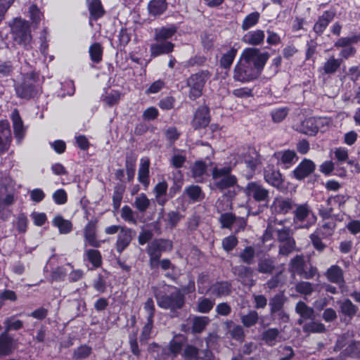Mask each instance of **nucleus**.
<instances>
[{
    "instance_id": "obj_1",
    "label": "nucleus",
    "mask_w": 360,
    "mask_h": 360,
    "mask_svg": "<svg viewBox=\"0 0 360 360\" xmlns=\"http://www.w3.org/2000/svg\"><path fill=\"white\" fill-rule=\"evenodd\" d=\"M270 57L268 52H260L256 48H246L233 70L235 81L247 83L257 79Z\"/></svg>"
},
{
    "instance_id": "obj_2",
    "label": "nucleus",
    "mask_w": 360,
    "mask_h": 360,
    "mask_svg": "<svg viewBox=\"0 0 360 360\" xmlns=\"http://www.w3.org/2000/svg\"><path fill=\"white\" fill-rule=\"evenodd\" d=\"M158 306L163 309L174 312L181 309L185 303L184 295L175 286H167L162 290L158 287L152 288Z\"/></svg>"
},
{
    "instance_id": "obj_3",
    "label": "nucleus",
    "mask_w": 360,
    "mask_h": 360,
    "mask_svg": "<svg viewBox=\"0 0 360 360\" xmlns=\"http://www.w3.org/2000/svg\"><path fill=\"white\" fill-rule=\"evenodd\" d=\"M15 91L18 98L30 100L38 95L40 87L36 73L24 75L22 80L14 84Z\"/></svg>"
},
{
    "instance_id": "obj_4",
    "label": "nucleus",
    "mask_w": 360,
    "mask_h": 360,
    "mask_svg": "<svg viewBox=\"0 0 360 360\" xmlns=\"http://www.w3.org/2000/svg\"><path fill=\"white\" fill-rule=\"evenodd\" d=\"M211 76L212 73L209 70H202L188 77L186 84L190 89L188 93L190 99L194 101L202 96L205 85Z\"/></svg>"
},
{
    "instance_id": "obj_5",
    "label": "nucleus",
    "mask_w": 360,
    "mask_h": 360,
    "mask_svg": "<svg viewBox=\"0 0 360 360\" xmlns=\"http://www.w3.org/2000/svg\"><path fill=\"white\" fill-rule=\"evenodd\" d=\"M14 41L25 49L32 48V37L29 23L22 19H15L11 27Z\"/></svg>"
},
{
    "instance_id": "obj_6",
    "label": "nucleus",
    "mask_w": 360,
    "mask_h": 360,
    "mask_svg": "<svg viewBox=\"0 0 360 360\" xmlns=\"http://www.w3.org/2000/svg\"><path fill=\"white\" fill-rule=\"evenodd\" d=\"M335 224L333 222H326L309 236L311 243L315 250L322 252L326 248L327 245L323 240L330 238L334 233Z\"/></svg>"
},
{
    "instance_id": "obj_7",
    "label": "nucleus",
    "mask_w": 360,
    "mask_h": 360,
    "mask_svg": "<svg viewBox=\"0 0 360 360\" xmlns=\"http://www.w3.org/2000/svg\"><path fill=\"white\" fill-rule=\"evenodd\" d=\"M231 172L230 167L214 168L212 170L214 186L220 191L233 187L237 184V179L234 175L231 174Z\"/></svg>"
},
{
    "instance_id": "obj_8",
    "label": "nucleus",
    "mask_w": 360,
    "mask_h": 360,
    "mask_svg": "<svg viewBox=\"0 0 360 360\" xmlns=\"http://www.w3.org/2000/svg\"><path fill=\"white\" fill-rule=\"evenodd\" d=\"M244 192L249 199H253L257 202L268 203L269 201V191L262 184L256 181L249 182Z\"/></svg>"
},
{
    "instance_id": "obj_9",
    "label": "nucleus",
    "mask_w": 360,
    "mask_h": 360,
    "mask_svg": "<svg viewBox=\"0 0 360 360\" xmlns=\"http://www.w3.org/2000/svg\"><path fill=\"white\" fill-rule=\"evenodd\" d=\"M233 274L237 277V280L244 285L252 287L256 281L253 278L254 270L248 266L239 265L232 268Z\"/></svg>"
},
{
    "instance_id": "obj_10",
    "label": "nucleus",
    "mask_w": 360,
    "mask_h": 360,
    "mask_svg": "<svg viewBox=\"0 0 360 360\" xmlns=\"http://www.w3.org/2000/svg\"><path fill=\"white\" fill-rule=\"evenodd\" d=\"M326 123V119L321 117H309L302 122L297 130L302 134L314 136Z\"/></svg>"
},
{
    "instance_id": "obj_11",
    "label": "nucleus",
    "mask_w": 360,
    "mask_h": 360,
    "mask_svg": "<svg viewBox=\"0 0 360 360\" xmlns=\"http://www.w3.org/2000/svg\"><path fill=\"white\" fill-rule=\"evenodd\" d=\"M295 203L290 198L278 196L274 198L271 205V211L276 214H286L294 209Z\"/></svg>"
},
{
    "instance_id": "obj_12",
    "label": "nucleus",
    "mask_w": 360,
    "mask_h": 360,
    "mask_svg": "<svg viewBox=\"0 0 360 360\" xmlns=\"http://www.w3.org/2000/svg\"><path fill=\"white\" fill-rule=\"evenodd\" d=\"M294 208L293 220L295 222H303L307 220L311 215L313 217L312 221L304 227L308 228L316 221V218L314 216L310 205L307 202L302 204H295Z\"/></svg>"
},
{
    "instance_id": "obj_13",
    "label": "nucleus",
    "mask_w": 360,
    "mask_h": 360,
    "mask_svg": "<svg viewBox=\"0 0 360 360\" xmlns=\"http://www.w3.org/2000/svg\"><path fill=\"white\" fill-rule=\"evenodd\" d=\"M210 122V109L206 105L200 106L194 113L191 125L195 129L205 128Z\"/></svg>"
},
{
    "instance_id": "obj_14",
    "label": "nucleus",
    "mask_w": 360,
    "mask_h": 360,
    "mask_svg": "<svg viewBox=\"0 0 360 360\" xmlns=\"http://www.w3.org/2000/svg\"><path fill=\"white\" fill-rule=\"evenodd\" d=\"M12 135L8 120H0V155L7 152L11 146Z\"/></svg>"
},
{
    "instance_id": "obj_15",
    "label": "nucleus",
    "mask_w": 360,
    "mask_h": 360,
    "mask_svg": "<svg viewBox=\"0 0 360 360\" xmlns=\"http://www.w3.org/2000/svg\"><path fill=\"white\" fill-rule=\"evenodd\" d=\"M172 249V242L167 239H156L154 240L148 246L147 253L153 255L155 258L161 257L163 252L170 251Z\"/></svg>"
},
{
    "instance_id": "obj_16",
    "label": "nucleus",
    "mask_w": 360,
    "mask_h": 360,
    "mask_svg": "<svg viewBox=\"0 0 360 360\" xmlns=\"http://www.w3.org/2000/svg\"><path fill=\"white\" fill-rule=\"evenodd\" d=\"M97 231V221L91 220L89 221L84 229V246L86 245L92 246L94 248H99L101 246V242L96 238Z\"/></svg>"
},
{
    "instance_id": "obj_17",
    "label": "nucleus",
    "mask_w": 360,
    "mask_h": 360,
    "mask_svg": "<svg viewBox=\"0 0 360 360\" xmlns=\"http://www.w3.org/2000/svg\"><path fill=\"white\" fill-rule=\"evenodd\" d=\"M134 231L125 226L119 231L115 243V249L117 252L122 253L131 243Z\"/></svg>"
},
{
    "instance_id": "obj_18",
    "label": "nucleus",
    "mask_w": 360,
    "mask_h": 360,
    "mask_svg": "<svg viewBox=\"0 0 360 360\" xmlns=\"http://www.w3.org/2000/svg\"><path fill=\"white\" fill-rule=\"evenodd\" d=\"M316 169L314 162L304 158L292 171L293 177L297 180H302L309 176Z\"/></svg>"
},
{
    "instance_id": "obj_19",
    "label": "nucleus",
    "mask_w": 360,
    "mask_h": 360,
    "mask_svg": "<svg viewBox=\"0 0 360 360\" xmlns=\"http://www.w3.org/2000/svg\"><path fill=\"white\" fill-rule=\"evenodd\" d=\"M11 119L13 122L15 138L18 144H20L25 135L26 128L17 109H14L11 112Z\"/></svg>"
},
{
    "instance_id": "obj_20",
    "label": "nucleus",
    "mask_w": 360,
    "mask_h": 360,
    "mask_svg": "<svg viewBox=\"0 0 360 360\" xmlns=\"http://www.w3.org/2000/svg\"><path fill=\"white\" fill-rule=\"evenodd\" d=\"M335 17V11L333 10L326 11L319 16L314 25L313 31L316 35L321 36L326 30L329 23Z\"/></svg>"
},
{
    "instance_id": "obj_21",
    "label": "nucleus",
    "mask_w": 360,
    "mask_h": 360,
    "mask_svg": "<svg viewBox=\"0 0 360 360\" xmlns=\"http://www.w3.org/2000/svg\"><path fill=\"white\" fill-rule=\"evenodd\" d=\"M174 44L169 41L155 40L150 46V57L156 58L160 55L169 54L174 50Z\"/></svg>"
},
{
    "instance_id": "obj_22",
    "label": "nucleus",
    "mask_w": 360,
    "mask_h": 360,
    "mask_svg": "<svg viewBox=\"0 0 360 360\" xmlns=\"http://www.w3.org/2000/svg\"><path fill=\"white\" fill-rule=\"evenodd\" d=\"M295 312L300 316L297 323L302 325L305 320H312L315 317V311L314 309L309 307L303 301H299L295 305Z\"/></svg>"
},
{
    "instance_id": "obj_23",
    "label": "nucleus",
    "mask_w": 360,
    "mask_h": 360,
    "mask_svg": "<svg viewBox=\"0 0 360 360\" xmlns=\"http://www.w3.org/2000/svg\"><path fill=\"white\" fill-rule=\"evenodd\" d=\"M274 157L277 160L278 164H283L286 168L298 160L296 153L291 150L277 151L274 153Z\"/></svg>"
},
{
    "instance_id": "obj_24",
    "label": "nucleus",
    "mask_w": 360,
    "mask_h": 360,
    "mask_svg": "<svg viewBox=\"0 0 360 360\" xmlns=\"http://www.w3.org/2000/svg\"><path fill=\"white\" fill-rule=\"evenodd\" d=\"M264 178L266 182L274 187L280 188L283 184V179L281 172L272 167H268L264 171Z\"/></svg>"
},
{
    "instance_id": "obj_25",
    "label": "nucleus",
    "mask_w": 360,
    "mask_h": 360,
    "mask_svg": "<svg viewBox=\"0 0 360 360\" xmlns=\"http://www.w3.org/2000/svg\"><path fill=\"white\" fill-rule=\"evenodd\" d=\"M265 34L262 30L249 31L242 37V41L252 46L262 45L264 42Z\"/></svg>"
},
{
    "instance_id": "obj_26",
    "label": "nucleus",
    "mask_w": 360,
    "mask_h": 360,
    "mask_svg": "<svg viewBox=\"0 0 360 360\" xmlns=\"http://www.w3.org/2000/svg\"><path fill=\"white\" fill-rule=\"evenodd\" d=\"M325 275L327 279L333 283L342 285L345 283L344 271L338 265L334 264L330 266L326 270Z\"/></svg>"
},
{
    "instance_id": "obj_27",
    "label": "nucleus",
    "mask_w": 360,
    "mask_h": 360,
    "mask_svg": "<svg viewBox=\"0 0 360 360\" xmlns=\"http://www.w3.org/2000/svg\"><path fill=\"white\" fill-rule=\"evenodd\" d=\"M232 285L229 281H217L208 289L212 295L217 297H226L231 292Z\"/></svg>"
},
{
    "instance_id": "obj_28",
    "label": "nucleus",
    "mask_w": 360,
    "mask_h": 360,
    "mask_svg": "<svg viewBox=\"0 0 360 360\" xmlns=\"http://www.w3.org/2000/svg\"><path fill=\"white\" fill-rule=\"evenodd\" d=\"M14 340L6 333L0 334V357L8 356L13 352Z\"/></svg>"
},
{
    "instance_id": "obj_29",
    "label": "nucleus",
    "mask_w": 360,
    "mask_h": 360,
    "mask_svg": "<svg viewBox=\"0 0 360 360\" xmlns=\"http://www.w3.org/2000/svg\"><path fill=\"white\" fill-rule=\"evenodd\" d=\"M288 301V297L283 292L275 294L269 300V314H273L275 311H281Z\"/></svg>"
},
{
    "instance_id": "obj_30",
    "label": "nucleus",
    "mask_w": 360,
    "mask_h": 360,
    "mask_svg": "<svg viewBox=\"0 0 360 360\" xmlns=\"http://www.w3.org/2000/svg\"><path fill=\"white\" fill-rule=\"evenodd\" d=\"M276 269L275 261L270 257H262L258 259L257 271L260 274H272Z\"/></svg>"
},
{
    "instance_id": "obj_31",
    "label": "nucleus",
    "mask_w": 360,
    "mask_h": 360,
    "mask_svg": "<svg viewBox=\"0 0 360 360\" xmlns=\"http://www.w3.org/2000/svg\"><path fill=\"white\" fill-rule=\"evenodd\" d=\"M342 63V58H335L332 56L323 64L320 71L325 75H333L340 68Z\"/></svg>"
},
{
    "instance_id": "obj_32",
    "label": "nucleus",
    "mask_w": 360,
    "mask_h": 360,
    "mask_svg": "<svg viewBox=\"0 0 360 360\" xmlns=\"http://www.w3.org/2000/svg\"><path fill=\"white\" fill-rule=\"evenodd\" d=\"M149 167L150 160L148 158H142L138 171V180L146 188L149 185Z\"/></svg>"
},
{
    "instance_id": "obj_33",
    "label": "nucleus",
    "mask_w": 360,
    "mask_h": 360,
    "mask_svg": "<svg viewBox=\"0 0 360 360\" xmlns=\"http://www.w3.org/2000/svg\"><path fill=\"white\" fill-rule=\"evenodd\" d=\"M148 352L153 356L155 360H166L170 356L167 346L160 345L155 342L149 345Z\"/></svg>"
},
{
    "instance_id": "obj_34",
    "label": "nucleus",
    "mask_w": 360,
    "mask_h": 360,
    "mask_svg": "<svg viewBox=\"0 0 360 360\" xmlns=\"http://www.w3.org/2000/svg\"><path fill=\"white\" fill-rule=\"evenodd\" d=\"M259 163L260 160L257 153L254 150L250 151L249 154L244 157V164L248 169L247 175L252 176Z\"/></svg>"
},
{
    "instance_id": "obj_35",
    "label": "nucleus",
    "mask_w": 360,
    "mask_h": 360,
    "mask_svg": "<svg viewBox=\"0 0 360 360\" xmlns=\"http://www.w3.org/2000/svg\"><path fill=\"white\" fill-rule=\"evenodd\" d=\"M262 339L268 346L273 347L281 341L280 332L276 328H269L262 333Z\"/></svg>"
},
{
    "instance_id": "obj_36",
    "label": "nucleus",
    "mask_w": 360,
    "mask_h": 360,
    "mask_svg": "<svg viewBox=\"0 0 360 360\" xmlns=\"http://www.w3.org/2000/svg\"><path fill=\"white\" fill-rule=\"evenodd\" d=\"M338 304L340 307V312L345 316L352 319L357 313L358 307L349 299L340 300Z\"/></svg>"
},
{
    "instance_id": "obj_37",
    "label": "nucleus",
    "mask_w": 360,
    "mask_h": 360,
    "mask_svg": "<svg viewBox=\"0 0 360 360\" xmlns=\"http://www.w3.org/2000/svg\"><path fill=\"white\" fill-rule=\"evenodd\" d=\"M184 194L193 202H200L205 198L201 188L197 185H191L186 188Z\"/></svg>"
},
{
    "instance_id": "obj_38",
    "label": "nucleus",
    "mask_w": 360,
    "mask_h": 360,
    "mask_svg": "<svg viewBox=\"0 0 360 360\" xmlns=\"http://www.w3.org/2000/svg\"><path fill=\"white\" fill-rule=\"evenodd\" d=\"M84 260L89 261L94 269L98 268L102 264L101 254L96 249H86L84 253Z\"/></svg>"
},
{
    "instance_id": "obj_39",
    "label": "nucleus",
    "mask_w": 360,
    "mask_h": 360,
    "mask_svg": "<svg viewBox=\"0 0 360 360\" xmlns=\"http://www.w3.org/2000/svg\"><path fill=\"white\" fill-rule=\"evenodd\" d=\"M176 31L177 27L175 25L155 29L154 40L168 41V39H171L174 35Z\"/></svg>"
},
{
    "instance_id": "obj_40",
    "label": "nucleus",
    "mask_w": 360,
    "mask_h": 360,
    "mask_svg": "<svg viewBox=\"0 0 360 360\" xmlns=\"http://www.w3.org/2000/svg\"><path fill=\"white\" fill-rule=\"evenodd\" d=\"M167 8V4L166 0H151L148 5L149 13L153 16L162 15Z\"/></svg>"
},
{
    "instance_id": "obj_41",
    "label": "nucleus",
    "mask_w": 360,
    "mask_h": 360,
    "mask_svg": "<svg viewBox=\"0 0 360 360\" xmlns=\"http://www.w3.org/2000/svg\"><path fill=\"white\" fill-rule=\"evenodd\" d=\"M53 225L58 229L60 234H68L72 230V224L62 216L57 215L53 219Z\"/></svg>"
},
{
    "instance_id": "obj_42",
    "label": "nucleus",
    "mask_w": 360,
    "mask_h": 360,
    "mask_svg": "<svg viewBox=\"0 0 360 360\" xmlns=\"http://www.w3.org/2000/svg\"><path fill=\"white\" fill-rule=\"evenodd\" d=\"M304 268H307V264L303 255H296L290 262V269L293 274L300 276Z\"/></svg>"
},
{
    "instance_id": "obj_43",
    "label": "nucleus",
    "mask_w": 360,
    "mask_h": 360,
    "mask_svg": "<svg viewBox=\"0 0 360 360\" xmlns=\"http://www.w3.org/2000/svg\"><path fill=\"white\" fill-rule=\"evenodd\" d=\"M4 331L3 333H6L8 334V332L11 330H18L23 327V322L21 320L17 319L15 315L6 317L4 320Z\"/></svg>"
},
{
    "instance_id": "obj_44",
    "label": "nucleus",
    "mask_w": 360,
    "mask_h": 360,
    "mask_svg": "<svg viewBox=\"0 0 360 360\" xmlns=\"http://www.w3.org/2000/svg\"><path fill=\"white\" fill-rule=\"evenodd\" d=\"M125 189L126 186L123 183L117 184L114 187L112 195V205L115 211H117L120 207Z\"/></svg>"
},
{
    "instance_id": "obj_45",
    "label": "nucleus",
    "mask_w": 360,
    "mask_h": 360,
    "mask_svg": "<svg viewBox=\"0 0 360 360\" xmlns=\"http://www.w3.org/2000/svg\"><path fill=\"white\" fill-rule=\"evenodd\" d=\"M238 257L243 263L248 265L252 264L255 262L256 257L255 248L251 245L245 247L240 252Z\"/></svg>"
},
{
    "instance_id": "obj_46",
    "label": "nucleus",
    "mask_w": 360,
    "mask_h": 360,
    "mask_svg": "<svg viewBox=\"0 0 360 360\" xmlns=\"http://www.w3.org/2000/svg\"><path fill=\"white\" fill-rule=\"evenodd\" d=\"M207 169V165L202 160H198L195 162L192 168V176L198 182L202 181L203 175L205 174Z\"/></svg>"
},
{
    "instance_id": "obj_47",
    "label": "nucleus",
    "mask_w": 360,
    "mask_h": 360,
    "mask_svg": "<svg viewBox=\"0 0 360 360\" xmlns=\"http://www.w3.org/2000/svg\"><path fill=\"white\" fill-rule=\"evenodd\" d=\"M241 323L246 328L255 326L259 320V314L255 310H250L247 314H240Z\"/></svg>"
},
{
    "instance_id": "obj_48",
    "label": "nucleus",
    "mask_w": 360,
    "mask_h": 360,
    "mask_svg": "<svg viewBox=\"0 0 360 360\" xmlns=\"http://www.w3.org/2000/svg\"><path fill=\"white\" fill-rule=\"evenodd\" d=\"M303 331L305 333H323L326 331L323 323L311 320L303 325Z\"/></svg>"
},
{
    "instance_id": "obj_49",
    "label": "nucleus",
    "mask_w": 360,
    "mask_h": 360,
    "mask_svg": "<svg viewBox=\"0 0 360 360\" xmlns=\"http://www.w3.org/2000/svg\"><path fill=\"white\" fill-rule=\"evenodd\" d=\"M184 338L181 336L174 337L167 346L170 355L176 356L182 349Z\"/></svg>"
},
{
    "instance_id": "obj_50",
    "label": "nucleus",
    "mask_w": 360,
    "mask_h": 360,
    "mask_svg": "<svg viewBox=\"0 0 360 360\" xmlns=\"http://www.w3.org/2000/svg\"><path fill=\"white\" fill-rule=\"evenodd\" d=\"M150 200L145 193L137 195L132 203V205L141 213H144L150 207Z\"/></svg>"
},
{
    "instance_id": "obj_51",
    "label": "nucleus",
    "mask_w": 360,
    "mask_h": 360,
    "mask_svg": "<svg viewBox=\"0 0 360 360\" xmlns=\"http://www.w3.org/2000/svg\"><path fill=\"white\" fill-rule=\"evenodd\" d=\"M259 18L260 14L257 11L248 14L241 24V29L246 31L253 27L258 23Z\"/></svg>"
},
{
    "instance_id": "obj_52",
    "label": "nucleus",
    "mask_w": 360,
    "mask_h": 360,
    "mask_svg": "<svg viewBox=\"0 0 360 360\" xmlns=\"http://www.w3.org/2000/svg\"><path fill=\"white\" fill-rule=\"evenodd\" d=\"M120 216L128 224L136 225L138 223L136 212L128 205L122 207Z\"/></svg>"
},
{
    "instance_id": "obj_53",
    "label": "nucleus",
    "mask_w": 360,
    "mask_h": 360,
    "mask_svg": "<svg viewBox=\"0 0 360 360\" xmlns=\"http://www.w3.org/2000/svg\"><path fill=\"white\" fill-rule=\"evenodd\" d=\"M295 247L296 243L294 238L279 243L278 255L288 256L295 250Z\"/></svg>"
},
{
    "instance_id": "obj_54",
    "label": "nucleus",
    "mask_w": 360,
    "mask_h": 360,
    "mask_svg": "<svg viewBox=\"0 0 360 360\" xmlns=\"http://www.w3.org/2000/svg\"><path fill=\"white\" fill-rule=\"evenodd\" d=\"M89 9L91 15L94 20H97L104 14V10L100 0H92L89 4Z\"/></svg>"
},
{
    "instance_id": "obj_55",
    "label": "nucleus",
    "mask_w": 360,
    "mask_h": 360,
    "mask_svg": "<svg viewBox=\"0 0 360 360\" xmlns=\"http://www.w3.org/2000/svg\"><path fill=\"white\" fill-rule=\"evenodd\" d=\"M295 288L297 292L305 296H310L314 291V285L308 281H300Z\"/></svg>"
},
{
    "instance_id": "obj_56",
    "label": "nucleus",
    "mask_w": 360,
    "mask_h": 360,
    "mask_svg": "<svg viewBox=\"0 0 360 360\" xmlns=\"http://www.w3.org/2000/svg\"><path fill=\"white\" fill-rule=\"evenodd\" d=\"M92 349L91 347L83 345L76 348L73 352L72 358L75 360H82L86 359L91 354Z\"/></svg>"
},
{
    "instance_id": "obj_57",
    "label": "nucleus",
    "mask_w": 360,
    "mask_h": 360,
    "mask_svg": "<svg viewBox=\"0 0 360 360\" xmlns=\"http://www.w3.org/2000/svg\"><path fill=\"white\" fill-rule=\"evenodd\" d=\"M236 55V50L231 49L226 53H224L220 59V65L224 69H229L231 66Z\"/></svg>"
},
{
    "instance_id": "obj_58",
    "label": "nucleus",
    "mask_w": 360,
    "mask_h": 360,
    "mask_svg": "<svg viewBox=\"0 0 360 360\" xmlns=\"http://www.w3.org/2000/svg\"><path fill=\"white\" fill-rule=\"evenodd\" d=\"M214 300L207 297H200L198 300L197 311L200 313H208L214 307Z\"/></svg>"
},
{
    "instance_id": "obj_59",
    "label": "nucleus",
    "mask_w": 360,
    "mask_h": 360,
    "mask_svg": "<svg viewBox=\"0 0 360 360\" xmlns=\"http://www.w3.org/2000/svg\"><path fill=\"white\" fill-rule=\"evenodd\" d=\"M89 54L93 62L98 63L102 60L103 48L99 43H94L89 47Z\"/></svg>"
},
{
    "instance_id": "obj_60",
    "label": "nucleus",
    "mask_w": 360,
    "mask_h": 360,
    "mask_svg": "<svg viewBox=\"0 0 360 360\" xmlns=\"http://www.w3.org/2000/svg\"><path fill=\"white\" fill-rule=\"evenodd\" d=\"M210 319L207 316H196L193 320L192 330L193 333H201L209 323Z\"/></svg>"
},
{
    "instance_id": "obj_61",
    "label": "nucleus",
    "mask_w": 360,
    "mask_h": 360,
    "mask_svg": "<svg viewBox=\"0 0 360 360\" xmlns=\"http://www.w3.org/2000/svg\"><path fill=\"white\" fill-rule=\"evenodd\" d=\"M360 41L359 35H353L347 37H341L335 42L334 46L335 48H345L350 46L352 44H356Z\"/></svg>"
},
{
    "instance_id": "obj_62",
    "label": "nucleus",
    "mask_w": 360,
    "mask_h": 360,
    "mask_svg": "<svg viewBox=\"0 0 360 360\" xmlns=\"http://www.w3.org/2000/svg\"><path fill=\"white\" fill-rule=\"evenodd\" d=\"M275 235L276 240L278 243L285 242L293 239L292 233L290 228L283 227L281 229H275Z\"/></svg>"
},
{
    "instance_id": "obj_63",
    "label": "nucleus",
    "mask_w": 360,
    "mask_h": 360,
    "mask_svg": "<svg viewBox=\"0 0 360 360\" xmlns=\"http://www.w3.org/2000/svg\"><path fill=\"white\" fill-rule=\"evenodd\" d=\"M14 71L13 62L11 60L2 61L0 59V77H7L12 75Z\"/></svg>"
},
{
    "instance_id": "obj_64",
    "label": "nucleus",
    "mask_w": 360,
    "mask_h": 360,
    "mask_svg": "<svg viewBox=\"0 0 360 360\" xmlns=\"http://www.w3.org/2000/svg\"><path fill=\"white\" fill-rule=\"evenodd\" d=\"M125 168L127 179L129 181H131L135 175L136 160L132 157L127 156L125 160Z\"/></svg>"
}]
</instances>
